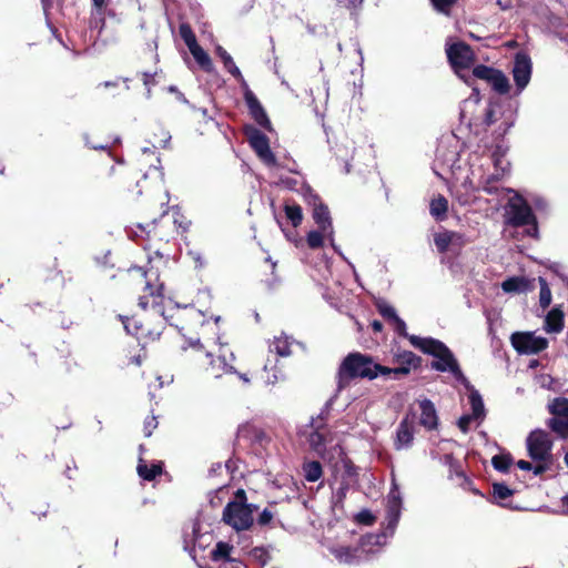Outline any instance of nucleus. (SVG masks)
Returning a JSON list of instances; mask_svg holds the SVG:
<instances>
[{
  "mask_svg": "<svg viewBox=\"0 0 568 568\" xmlns=\"http://www.w3.org/2000/svg\"><path fill=\"white\" fill-rule=\"evenodd\" d=\"M551 465V462H540L538 463L537 465L532 466V471L536 476L538 475H542L544 473H546L549 467Z\"/></svg>",
  "mask_w": 568,
  "mask_h": 568,
  "instance_id": "59",
  "label": "nucleus"
},
{
  "mask_svg": "<svg viewBox=\"0 0 568 568\" xmlns=\"http://www.w3.org/2000/svg\"><path fill=\"white\" fill-rule=\"evenodd\" d=\"M89 26L90 29H95L101 33L105 27V9H94Z\"/></svg>",
  "mask_w": 568,
  "mask_h": 568,
  "instance_id": "43",
  "label": "nucleus"
},
{
  "mask_svg": "<svg viewBox=\"0 0 568 568\" xmlns=\"http://www.w3.org/2000/svg\"><path fill=\"white\" fill-rule=\"evenodd\" d=\"M510 343L518 354H539L548 347V339L536 336L534 332H515Z\"/></svg>",
  "mask_w": 568,
  "mask_h": 568,
  "instance_id": "10",
  "label": "nucleus"
},
{
  "mask_svg": "<svg viewBox=\"0 0 568 568\" xmlns=\"http://www.w3.org/2000/svg\"><path fill=\"white\" fill-rule=\"evenodd\" d=\"M402 498L398 488L394 486L387 499V518L389 524H396L400 516Z\"/></svg>",
  "mask_w": 568,
  "mask_h": 568,
  "instance_id": "25",
  "label": "nucleus"
},
{
  "mask_svg": "<svg viewBox=\"0 0 568 568\" xmlns=\"http://www.w3.org/2000/svg\"><path fill=\"white\" fill-rule=\"evenodd\" d=\"M469 390L468 399L471 407V415H474L475 418H484L485 417V406L481 398V395L477 389L473 387L470 384V388H467Z\"/></svg>",
  "mask_w": 568,
  "mask_h": 568,
  "instance_id": "30",
  "label": "nucleus"
},
{
  "mask_svg": "<svg viewBox=\"0 0 568 568\" xmlns=\"http://www.w3.org/2000/svg\"><path fill=\"white\" fill-rule=\"evenodd\" d=\"M138 475L146 481L154 480L158 476L162 475L163 473V463L158 462L149 465L146 460L143 458L139 459L138 466H136Z\"/></svg>",
  "mask_w": 568,
  "mask_h": 568,
  "instance_id": "24",
  "label": "nucleus"
},
{
  "mask_svg": "<svg viewBox=\"0 0 568 568\" xmlns=\"http://www.w3.org/2000/svg\"><path fill=\"white\" fill-rule=\"evenodd\" d=\"M142 81H143V84L145 87L150 88V85L155 84L154 74H151V73H148V72H143L142 73Z\"/></svg>",
  "mask_w": 568,
  "mask_h": 568,
  "instance_id": "62",
  "label": "nucleus"
},
{
  "mask_svg": "<svg viewBox=\"0 0 568 568\" xmlns=\"http://www.w3.org/2000/svg\"><path fill=\"white\" fill-rule=\"evenodd\" d=\"M390 324L394 325V331L402 337H405L409 341V335L407 333V326L406 323L398 316L394 322H390Z\"/></svg>",
  "mask_w": 568,
  "mask_h": 568,
  "instance_id": "53",
  "label": "nucleus"
},
{
  "mask_svg": "<svg viewBox=\"0 0 568 568\" xmlns=\"http://www.w3.org/2000/svg\"><path fill=\"white\" fill-rule=\"evenodd\" d=\"M532 63L528 53L517 52L515 54L513 78L518 91L524 90L530 81Z\"/></svg>",
  "mask_w": 568,
  "mask_h": 568,
  "instance_id": "16",
  "label": "nucleus"
},
{
  "mask_svg": "<svg viewBox=\"0 0 568 568\" xmlns=\"http://www.w3.org/2000/svg\"><path fill=\"white\" fill-rule=\"evenodd\" d=\"M514 495V490L510 489L504 483H494L493 484V498L495 500H505Z\"/></svg>",
  "mask_w": 568,
  "mask_h": 568,
  "instance_id": "44",
  "label": "nucleus"
},
{
  "mask_svg": "<svg viewBox=\"0 0 568 568\" xmlns=\"http://www.w3.org/2000/svg\"><path fill=\"white\" fill-rule=\"evenodd\" d=\"M552 442L545 430H534L527 437L528 456L535 462H552Z\"/></svg>",
  "mask_w": 568,
  "mask_h": 568,
  "instance_id": "9",
  "label": "nucleus"
},
{
  "mask_svg": "<svg viewBox=\"0 0 568 568\" xmlns=\"http://www.w3.org/2000/svg\"><path fill=\"white\" fill-rule=\"evenodd\" d=\"M159 422L158 417L154 415L148 416L143 423V433L145 437H150L153 434V430L158 427Z\"/></svg>",
  "mask_w": 568,
  "mask_h": 568,
  "instance_id": "52",
  "label": "nucleus"
},
{
  "mask_svg": "<svg viewBox=\"0 0 568 568\" xmlns=\"http://www.w3.org/2000/svg\"><path fill=\"white\" fill-rule=\"evenodd\" d=\"M473 74L477 79L487 81L494 91L499 94H507L510 90L508 78L498 69L485 64H478L473 69Z\"/></svg>",
  "mask_w": 568,
  "mask_h": 568,
  "instance_id": "13",
  "label": "nucleus"
},
{
  "mask_svg": "<svg viewBox=\"0 0 568 568\" xmlns=\"http://www.w3.org/2000/svg\"><path fill=\"white\" fill-rule=\"evenodd\" d=\"M446 459L449 462L450 469L454 470L456 476L463 478V485L464 486H470L473 485L471 479L465 474V471L462 469V466L458 460L454 459L452 455H446Z\"/></svg>",
  "mask_w": 568,
  "mask_h": 568,
  "instance_id": "46",
  "label": "nucleus"
},
{
  "mask_svg": "<svg viewBox=\"0 0 568 568\" xmlns=\"http://www.w3.org/2000/svg\"><path fill=\"white\" fill-rule=\"evenodd\" d=\"M508 220L507 223L514 227L531 226L527 230L529 236H536L538 232L537 219L532 209L523 196H517L508 203Z\"/></svg>",
  "mask_w": 568,
  "mask_h": 568,
  "instance_id": "6",
  "label": "nucleus"
},
{
  "mask_svg": "<svg viewBox=\"0 0 568 568\" xmlns=\"http://www.w3.org/2000/svg\"><path fill=\"white\" fill-rule=\"evenodd\" d=\"M232 549H233V546L230 545L229 542L219 541L215 545V548L211 552V559L213 561H219V560L232 561V559L230 558V554H231Z\"/></svg>",
  "mask_w": 568,
  "mask_h": 568,
  "instance_id": "33",
  "label": "nucleus"
},
{
  "mask_svg": "<svg viewBox=\"0 0 568 568\" xmlns=\"http://www.w3.org/2000/svg\"><path fill=\"white\" fill-rule=\"evenodd\" d=\"M447 58L452 67L458 69H469L475 61V54L471 47L465 42H456L446 50Z\"/></svg>",
  "mask_w": 568,
  "mask_h": 568,
  "instance_id": "15",
  "label": "nucleus"
},
{
  "mask_svg": "<svg viewBox=\"0 0 568 568\" xmlns=\"http://www.w3.org/2000/svg\"><path fill=\"white\" fill-rule=\"evenodd\" d=\"M394 362L398 363V367L390 368V375L397 378L400 375H408L410 369H417L422 366L423 359L410 351H399L394 354Z\"/></svg>",
  "mask_w": 568,
  "mask_h": 568,
  "instance_id": "17",
  "label": "nucleus"
},
{
  "mask_svg": "<svg viewBox=\"0 0 568 568\" xmlns=\"http://www.w3.org/2000/svg\"><path fill=\"white\" fill-rule=\"evenodd\" d=\"M328 433L326 425V417L320 414L313 417L303 435L307 437L311 449L318 454H323L326 450V435Z\"/></svg>",
  "mask_w": 568,
  "mask_h": 568,
  "instance_id": "11",
  "label": "nucleus"
},
{
  "mask_svg": "<svg viewBox=\"0 0 568 568\" xmlns=\"http://www.w3.org/2000/svg\"><path fill=\"white\" fill-rule=\"evenodd\" d=\"M123 283L131 292H143L142 295H139V306L141 308L146 310L151 307L153 315L168 321L172 318V316L166 315V310L163 306V284L152 283L148 272L143 267L133 266L128 268L123 275Z\"/></svg>",
  "mask_w": 568,
  "mask_h": 568,
  "instance_id": "2",
  "label": "nucleus"
},
{
  "mask_svg": "<svg viewBox=\"0 0 568 568\" xmlns=\"http://www.w3.org/2000/svg\"><path fill=\"white\" fill-rule=\"evenodd\" d=\"M494 468L501 473H507L513 464V457L510 454H499L491 458Z\"/></svg>",
  "mask_w": 568,
  "mask_h": 568,
  "instance_id": "39",
  "label": "nucleus"
},
{
  "mask_svg": "<svg viewBox=\"0 0 568 568\" xmlns=\"http://www.w3.org/2000/svg\"><path fill=\"white\" fill-rule=\"evenodd\" d=\"M473 419H476L474 415H463L458 418L457 426L463 433H467L469 430V425Z\"/></svg>",
  "mask_w": 568,
  "mask_h": 568,
  "instance_id": "54",
  "label": "nucleus"
},
{
  "mask_svg": "<svg viewBox=\"0 0 568 568\" xmlns=\"http://www.w3.org/2000/svg\"><path fill=\"white\" fill-rule=\"evenodd\" d=\"M252 557L257 560L262 566H265L271 560L268 550L264 547H254L251 550Z\"/></svg>",
  "mask_w": 568,
  "mask_h": 568,
  "instance_id": "49",
  "label": "nucleus"
},
{
  "mask_svg": "<svg viewBox=\"0 0 568 568\" xmlns=\"http://www.w3.org/2000/svg\"><path fill=\"white\" fill-rule=\"evenodd\" d=\"M505 154L506 150L501 145L497 144L493 152V160L496 168H501V159L505 156Z\"/></svg>",
  "mask_w": 568,
  "mask_h": 568,
  "instance_id": "55",
  "label": "nucleus"
},
{
  "mask_svg": "<svg viewBox=\"0 0 568 568\" xmlns=\"http://www.w3.org/2000/svg\"><path fill=\"white\" fill-rule=\"evenodd\" d=\"M548 427L561 438H568V417L549 418Z\"/></svg>",
  "mask_w": 568,
  "mask_h": 568,
  "instance_id": "35",
  "label": "nucleus"
},
{
  "mask_svg": "<svg viewBox=\"0 0 568 568\" xmlns=\"http://www.w3.org/2000/svg\"><path fill=\"white\" fill-rule=\"evenodd\" d=\"M110 174L113 179L112 184L120 191L132 192L135 183V175L124 165H112Z\"/></svg>",
  "mask_w": 568,
  "mask_h": 568,
  "instance_id": "19",
  "label": "nucleus"
},
{
  "mask_svg": "<svg viewBox=\"0 0 568 568\" xmlns=\"http://www.w3.org/2000/svg\"><path fill=\"white\" fill-rule=\"evenodd\" d=\"M239 438H243L248 440L252 445L258 447H265L270 443V437L262 429L253 425H246L239 429L237 433Z\"/></svg>",
  "mask_w": 568,
  "mask_h": 568,
  "instance_id": "22",
  "label": "nucleus"
},
{
  "mask_svg": "<svg viewBox=\"0 0 568 568\" xmlns=\"http://www.w3.org/2000/svg\"><path fill=\"white\" fill-rule=\"evenodd\" d=\"M191 221L184 216L178 206L164 211L159 219L149 223H138L128 231L130 239L141 245L148 252V258H169L171 255L170 243L176 235H183L189 231Z\"/></svg>",
  "mask_w": 568,
  "mask_h": 568,
  "instance_id": "1",
  "label": "nucleus"
},
{
  "mask_svg": "<svg viewBox=\"0 0 568 568\" xmlns=\"http://www.w3.org/2000/svg\"><path fill=\"white\" fill-rule=\"evenodd\" d=\"M458 0H430L434 9L443 14L449 16L452 8Z\"/></svg>",
  "mask_w": 568,
  "mask_h": 568,
  "instance_id": "48",
  "label": "nucleus"
},
{
  "mask_svg": "<svg viewBox=\"0 0 568 568\" xmlns=\"http://www.w3.org/2000/svg\"><path fill=\"white\" fill-rule=\"evenodd\" d=\"M434 243L436 245V248L439 253L444 254L446 253L450 247V235L449 231H444L436 233L434 235Z\"/></svg>",
  "mask_w": 568,
  "mask_h": 568,
  "instance_id": "42",
  "label": "nucleus"
},
{
  "mask_svg": "<svg viewBox=\"0 0 568 568\" xmlns=\"http://www.w3.org/2000/svg\"><path fill=\"white\" fill-rule=\"evenodd\" d=\"M244 133L258 159L268 166H275L277 164V160L270 148L268 138L253 125L245 126Z\"/></svg>",
  "mask_w": 568,
  "mask_h": 568,
  "instance_id": "8",
  "label": "nucleus"
},
{
  "mask_svg": "<svg viewBox=\"0 0 568 568\" xmlns=\"http://www.w3.org/2000/svg\"><path fill=\"white\" fill-rule=\"evenodd\" d=\"M364 0H337L338 6L348 10H356L362 6Z\"/></svg>",
  "mask_w": 568,
  "mask_h": 568,
  "instance_id": "57",
  "label": "nucleus"
},
{
  "mask_svg": "<svg viewBox=\"0 0 568 568\" xmlns=\"http://www.w3.org/2000/svg\"><path fill=\"white\" fill-rule=\"evenodd\" d=\"M375 306L378 313L386 320L388 323L394 322L398 315L393 306H390L386 301L378 300L375 302Z\"/></svg>",
  "mask_w": 568,
  "mask_h": 568,
  "instance_id": "38",
  "label": "nucleus"
},
{
  "mask_svg": "<svg viewBox=\"0 0 568 568\" xmlns=\"http://www.w3.org/2000/svg\"><path fill=\"white\" fill-rule=\"evenodd\" d=\"M549 412L554 416L552 418L568 417V399L556 398L549 406Z\"/></svg>",
  "mask_w": 568,
  "mask_h": 568,
  "instance_id": "37",
  "label": "nucleus"
},
{
  "mask_svg": "<svg viewBox=\"0 0 568 568\" xmlns=\"http://www.w3.org/2000/svg\"><path fill=\"white\" fill-rule=\"evenodd\" d=\"M215 51L219 58L222 60L224 68L242 84L243 80L245 79L229 52L221 45H217Z\"/></svg>",
  "mask_w": 568,
  "mask_h": 568,
  "instance_id": "28",
  "label": "nucleus"
},
{
  "mask_svg": "<svg viewBox=\"0 0 568 568\" xmlns=\"http://www.w3.org/2000/svg\"><path fill=\"white\" fill-rule=\"evenodd\" d=\"M420 417L419 425L427 430H434L438 427V416L434 403L430 399L419 402Z\"/></svg>",
  "mask_w": 568,
  "mask_h": 568,
  "instance_id": "21",
  "label": "nucleus"
},
{
  "mask_svg": "<svg viewBox=\"0 0 568 568\" xmlns=\"http://www.w3.org/2000/svg\"><path fill=\"white\" fill-rule=\"evenodd\" d=\"M355 519L358 524L366 526H372L376 521V517L368 509L361 510Z\"/></svg>",
  "mask_w": 568,
  "mask_h": 568,
  "instance_id": "51",
  "label": "nucleus"
},
{
  "mask_svg": "<svg viewBox=\"0 0 568 568\" xmlns=\"http://www.w3.org/2000/svg\"><path fill=\"white\" fill-rule=\"evenodd\" d=\"M436 358H438V361L432 362L433 369L437 372L449 371L454 377L465 386V388H470V382L462 372L457 359L447 346Z\"/></svg>",
  "mask_w": 568,
  "mask_h": 568,
  "instance_id": "14",
  "label": "nucleus"
},
{
  "mask_svg": "<svg viewBox=\"0 0 568 568\" xmlns=\"http://www.w3.org/2000/svg\"><path fill=\"white\" fill-rule=\"evenodd\" d=\"M179 34L187 48H191L197 43L195 33L193 32L191 26L186 22H183L179 26Z\"/></svg>",
  "mask_w": 568,
  "mask_h": 568,
  "instance_id": "40",
  "label": "nucleus"
},
{
  "mask_svg": "<svg viewBox=\"0 0 568 568\" xmlns=\"http://www.w3.org/2000/svg\"><path fill=\"white\" fill-rule=\"evenodd\" d=\"M540 292H539V304L545 310L551 303V291L549 288L548 282L546 278L539 276L538 278Z\"/></svg>",
  "mask_w": 568,
  "mask_h": 568,
  "instance_id": "41",
  "label": "nucleus"
},
{
  "mask_svg": "<svg viewBox=\"0 0 568 568\" xmlns=\"http://www.w3.org/2000/svg\"><path fill=\"white\" fill-rule=\"evenodd\" d=\"M191 54L194 60L204 71H211L212 69V60L210 55L203 50V48L196 43L193 47L189 48Z\"/></svg>",
  "mask_w": 568,
  "mask_h": 568,
  "instance_id": "32",
  "label": "nucleus"
},
{
  "mask_svg": "<svg viewBox=\"0 0 568 568\" xmlns=\"http://www.w3.org/2000/svg\"><path fill=\"white\" fill-rule=\"evenodd\" d=\"M303 473L307 481H317L323 475L322 464L318 460L306 462L303 464Z\"/></svg>",
  "mask_w": 568,
  "mask_h": 568,
  "instance_id": "31",
  "label": "nucleus"
},
{
  "mask_svg": "<svg viewBox=\"0 0 568 568\" xmlns=\"http://www.w3.org/2000/svg\"><path fill=\"white\" fill-rule=\"evenodd\" d=\"M564 323H565L564 312L558 307H554L546 315L544 328L547 333H559L564 328Z\"/></svg>",
  "mask_w": 568,
  "mask_h": 568,
  "instance_id": "26",
  "label": "nucleus"
},
{
  "mask_svg": "<svg viewBox=\"0 0 568 568\" xmlns=\"http://www.w3.org/2000/svg\"><path fill=\"white\" fill-rule=\"evenodd\" d=\"M303 200L312 210L323 203L321 196L311 186L303 189Z\"/></svg>",
  "mask_w": 568,
  "mask_h": 568,
  "instance_id": "47",
  "label": "nucleus"
},
{
  "mask_svg": "<svg viewBox=\"0 0 568 568\" xmlns=\"http://www.w3.org/2000/svg\"><path fill=\"white\" fill-rule=\"evenodd\" d=\"M241 87L244 90L243 97H244V101H245V104L247 106L248 114L251 115V118L262 129H264L268 132H272L273 131L272 122H271L264 106L257 99V97L248 88V84L245 80H243V83Z\"/></svg>",
  "mask_w": 568,
  "mask_h": 568,
  "instance_id": "12",
  "label": "nucleus"
},
{
  "mask_svg": "<svg viewBox=\"0 0 568 568\" xmlns=\"http://www.w3.org/2000/svg\"><path fill=\"white\" fill-rule=\"evenodd\" d=\"M274 515L271 510H268L267 508H265L258 516L257 518V524L260 526H266L268 525L272 519H273Z\"/></svg>",
  "mask_w": 568,
  "mask_h": 568,
  "instance_id": "56",
  "label": "nucleus"
},
{
  "mask_svg": "<svg viewBox=\"0 0 568 568\" xmlns=\"http://www.w3.org/2000/svg\"><path fill=\"white\" fill-rule=\"evenodd\" d=\"M430 215L438 222L447 219L448 200L443 194H437L429 203Z\"/></svg>",
  "mask_w": 568,
  "mask_h": 568,
  "instance_id": "27",
  "label": "nucleus"
},
{
  "mask_svg": "<svg viewBox=\"0 0 568 568\" xmlns=\"http://www.w3.org/2000/svg\"><path fill=\"white\" fill-rule=\"evenodd\" d=\"M235 504H242L243 506H247V497L244 489L240 488L235 491Z\"/></svg>",
  "mask_w": 568,
  "mask_h": 568,
  "instance_id": "61",
  "label": "nucleus"
},
{
  "mask_svg": "<svg viewBox=\"0 0 568 568\" xmlns=\"http://www.w3.org/2000/svg\"><path fill=\"white\" fill-rule=\"evenodd\" d=\"M222 520L235 531L248 530L254 523L252 509L235 501H229L223 509Z\"/></svg>",
  "mask_w": 568,
  "mask_h": 568,
  "instance_id": "7",
  "label": "nucleus"
},
{
  "mask_svg": "<svg viewBox=\"0 0 568 568\" xmlns=\"http://www.w3.org/2000/svg\"><path fill=\"white\" fill-rule=\"evenodd\" d=\"M446 459L449 462L450 469L454 470L456 476L463 478V485L464 486H470L473 485L471 479L465 474V471L462 469V466L458 460L454 459L452 455H446Z\"/></svg>",
  "mask_w": 568,
  "mask_h": 568,
  "instance_id": "45",
  "label": "nucleus"
},
{
  "mask_svg": "<svg viewBox=\"0 0 568 568\" xmlns=\"http://www.w3.org/2000/svg\"><path fill=\"white\" fill-rule=\"evenodd\" d=\"M168 316H172L170 321L164 320L163 317L158 316L160 320L155 325H151L150 318H138L136 316L125 317L122 320L125 331L135 336L139 342L146 344L149 342L156 341L164 328V322H168L170 325L175 326L179 329H182L183 326H180L179 322L174 321V316L172 314H168Z\"/></svg>",
  "mask_w": 568,
  "mask_h": 568,
  "instance_id": "4",
  "label": "nucleus"
},
{
  "mask_svg": "<svg viewBox=\"0 0 568 568\" xmlns=\"http://www.w3.org/2000/svg\"><path fill=\"white\" fill-rule=\"evenodd\" d=\"M312 216L318 229L323 232H328V237L333 242L334 231L328 206L324 202L318 204V206L312 210Z\"/></svg>",
  "mask_w": 568,
  "mask_h": 568,
  "instance_id": "23",
  "label": "nucleus"
},
{
  "mask_svg": "<svg viewBox=\"0 0 568 568\" xmlns=\"http://www.w3.org/2000/svg\"><path fill=\"white\" fill-rule=\"evenodd\" d=\"M516 465L521 470H531L532 469V464L527 460H524V459L518 460Z\"/></svg>",
  "mask_w": 568,
  "mask_h": 568,
  "instance_id": "64",
  "label": "nucleus"
},
{
  "mask_svg": "<svg viewBox=\"0 0 568 568\" xmlns=\"http://www.w3.org/2000/svg\"><path fill=\"white\" fill-rule=\"evenodd\" d=\"M449 235H450V243H452L450 246L452 247H456V248L460 250L469 242L466 239L465 234H463V233L449 231Z\"/></svg>",
  "mask_w": 568,
  "mask_h": 568,
  "instance_id": "50",
  "label": "nucleus"
},
{
  "mask_svg": "<svg viewBox=\"0 0 568 568\" xmlns=\"http://www.w3.org/2000/svg\"><path fill=\"white\" fill-rule=\"evenodd\" d=\"M379 375L390 376L389 367L376 363L371 355L352 352L344 357L337 369V388L347 387L354 379L373 381Z\"/></svg>",
  "mask_w": 568,
  "mask_h": 568,
  "instance_id": "3",
  "label": "nucleus"
},
{
  "mask_svg": "<svg viewBox=\"0 0 568 568\" xmlns=\"http://www.w3.org/2000/svg\"><path fill=\"white\" fill-rule=\"evenodd\" d=\"M496 121L497 119L495 116V110L491 106L487 108L484 116V124L490 126Z\"/></svg>",
  "mask_w": 568,
  "mask_h": 568,
  "instance_id": "60",
  "label": "nucleus"
},
{
  "mask_svg": "<svg viewBox=\"0 0 568 568\" xmlns=\"http://www.w3.org/2000/svg\"><path fill=\"white\" fill-rule=\"evenodd\" d=\"M409 343L423 353L437 357L446 348V344L433 337L410 336Z\"/></svg>",
  "mask_w": 568,
  "mask_h": 568,
  "instance_id": "20",
  "label": "nucleus"
},
{
  "mask_svg": "<svg viewBox=\"0 0 568 568\" xmlns=\"http://www.w3.org/2000/svg\"><path fill=\"white\" fill-rule=\"evenodd\" d=\"M181 356L185 359H193L201 366H205L214 377H220L223 373H230L232 367L229 366L221 357L213 358L210 352H206L200 341L190 342L186 346L182 345Z\"/></svg>",
  "mask_w": 568,
  "mask_h": 568,
  "instance_id": "5",
  "label": "nucleus"
},
{
  "mask_svg": "<svg viewBox=\"0 0 568 568\" xmlns=\"http://www.w3.org/2000/svg\"><path fill=\"white\" fill-rule=\"evenodd\" d=\"M415 434L414 416L406 415L398 424L394 448L396 450L412 447Z\"/></svg>",
  "mask_w": 568,
  "mask_h": 568,
  "instance_id": "18",
  "label": "nucleus"
},
{
  "mask_svg": "<svg viewBox=\"0 0 568 568\" xmlns=\"http://www.w3.org/2000/svg\"><path fill=\"white\" fill-rule=\"evenodd\" d=\"M527 285V280L524 277H509L501 283V288L506 293L523 292Z\"/></svg>",
  "mask_w": 568,
  "mask_h": 568,
  "instance_id": "34",
  "label": "nucleus"
},
{
  "mask_svg": "<svg viewBox=\"0 0 568 568\" xmlns=\"http://www.w3.org/2000/svg\"><path fill=\"white\" fill-rule=\"evenodd\" d=\"M62 0H41L43 10L47 12L48 10L52 9L54 6H58L61 3Z\"/></svg>",
  "mask_w": 568,
  "mask_h": 568,
  "instance_id": "63",
  "label": "nucleus"
},
{
  "mask_svg": "<svg viewBox=\"0 0 568 568\" xmlns=\"http://www.w3.org/2000/svg\"><path fill=\"white\" fill-rule=\"evenodd\" d=\"M328 236V232H323L321 229L312 230L306 235V243L310 248L317 250L324 245V236Z\"/></svg>",
  "mask_w": 568,
  "mask_h": 568,
  "instance_id": "36",
  "label": "nucleus"
},
{
  "mask_svg": "<svg viewBox=\"0 0 568 568\" xmlns=\"http://www.w3.org/2000/svg\"><path fill=\"white\" fill-rule=\"evenodd\" d=\"M275 351L282 357L288 356L291 354L290 345L285 341L277 342L275 345Z\"/></svg>",
  "mask_w": 568,
  "mask_h": 568,
  "instance_id": "58",
  "label": "nucleus"
},
{
  "mask_svg": "<svg viewBox=\"0 0 568 568\" xmlns=\"http://www.w3.org/2000/svg\"><path fill=\"white\" fill-rule=\"evenodd\" d=\"M284 213L293 227H298L303 222V211L300 204L294 201H285Z\"/></svg>",
  "mask_w": 568,
  "mask_h": 568,
  "instance_id": "29",
  "label": "nucleus"
}]
</instances>
